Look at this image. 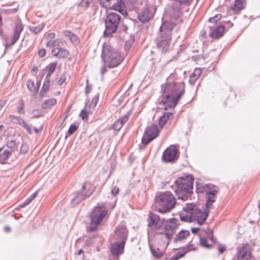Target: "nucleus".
Here are the masks:
<instances>
[{
    "label": "nucleus",
    "instance_id": "2eb2a0df",
    "mask_svg": "<svg viewBox=\"0 0 260 260\" xmlns=\"http://www.w3.org/2000/svg\"><path fill=\"white\" fill-rule=\"evenodd\" d=\"M125 243L124 242L116 241L111 244L110 250L114 256V260H118L119 256L123 253Z\"/></svg>",
    "mask_w": 260,
    "mask_h": 260
},
{
    "label": "nucleus",
    "instance_id": "72a5a7b5",
    "mask_svg": "<svg viewBox=\"0 0 260 260\" xmlns=\"http://www.w3.org/2000/svg\"><path fill=\"white\" fill-rule=\"evenodd\" d=\"M200 244L202 246L208 249H210L212 247V245L208 244L206 238L204 237H200Z\"/></svg>",
    "mask_w": 260,
    "mask_h": 260
},
{
    "label": "nucleus",
    "instance_id": "423d86ee",
    "mask_svg": "<svg viewBox=\"0 0 260 260\" xmlns=\"http://www.w3.org/2000/svg\"><path fill=\"white\" fill-rule=\"evenodd\" d=\"M107 214L105 205L96 206L90 213L89 217L90 224L88 230L94 232L97 229L98 225L101 222Z\"/></svg>",
    "mask_w": 260,
    "mask_h": 260
},
{
    "label": "nucleus",
    "instance_id": "2f4dec72",
    "mask_svg": "<svg viewBox=\"0 0 260 260\" xmlns=\"http://www.w3.org/2000/svg\"><path fill=\"white\" fill-rule=\"evenodd\" d=\"M9 118L13 123L19 124L20 126L21 125V124H23V122L24 121L20 117L12 115H10Z\"/></svg>",
    "mask_w": 260,
    "mask_h": 260
},
{
    "label": "nucleus",
    "instance_id": "69168bd1",
    "mask_svg": "<svg viewBox=\"0 0 260 260\" xmlns=\"http://www.w3.org/2000/svg\"><path fill=\"white\" fill-rule=\"evenodd\" d=\"M191 232H192V233L196 234L200 230V228H192L191 229Z\"/></svg>",
    "mask_w": 260,
    "mask_h": 260
},
{
    "label": "nucleus",
    "instance_id": "bf43d9fd",
    "mask_svg": "<svg viewBox=\"0 0 260 260\" xmlns=\"http://www.w3.org/2000/svg\"><path fill=\"white\" fill-rule=\"evenodd\" d=\"M23 107H24V105H23V103L22 102V103L20 104V105L17 108L18 112L19 113H24Z\"/></svg>",
    "mask_w": 260,
    "mask_h": 260
},
{
    "label": "nucleus",
    "instance_id": "13d9d810",
    "mask_svg": "<svg viewBox=\"0 0 260 260\" xmlns=\"http://www.w3.org/2000/svg\"><path fill=\"white\" fill-rule=\"evenodd\" d=\"M66 80V78L64 76H62L60 77L58 81V83L59 85H61Z\"/></svg>",
    "mask_w": 260,
    "mask_h": 260
},
{
    "label": "nucleus",
    "instance_id": "a18cd8bd",
    "mask_svg": "<svg viewBox=\"0 0 260 260\" xmlns=\"http://www.w3.org/2000/svg\"><path fill=\"white\" fill-rule=\"evenodd\" d=\"M181 15V11L179 9H177L172 14V17L173 18L177 19Z\"/></svg>",
    "mask_w": 260,
    "mask_h": 260
},
{
    "label": "nucleus",
    "instance_id": "5fc2aeb1",
    "mask_svg": "<svg viewBox=\"0 0 260 260\" xmlns=\"http://www.w3.org/2000/svg\"><path fill=\"white\" fill-rule=\"evenodd\" d=\"M218 249L220 254L223 253L226 250L225 247L221 244L219 245Z\"/></svg>",
    "mask_w": 260,
    "mask_h": 260
},
{
    "label": "nucleus",
    "instance_id": "ddd939ff",
    "mask_svg": "<svg viewBox=\"0 0 260 260\" xmlns=\"http://www.w3.org/2000/svg\"><path fill=\"white\" fill-rule=\"evenodd\" d=\"M175 24L170 21L163 22L159 28V37L172 39V31Z\"/></svg>",
    "mask_w": 260,
    "mask_h": 260
},
{
    "label": "nucleus",
    "instance_id": "0e129e2a",
    "mask_svg": "<svg viewBox=\"0 0 260 260\" xmlns=\"http://www.w3.org/2000/svg\"><path fill=\"white\" fill-rule=\"evenodd\" d=\"M55 36V35L54 32L49 33L48 35V39H50V40H52V39L54 38Z\"/></svg>",
    "mask_w": 260,
    "mask_h": 260
},
{
    "label": "nucleus",
    "instance_id": "f3484780",
    "mask_svg": "<svg viewBox=\"0 0 260 260\" xmlns=\"http://www.w3.org/2000/svg\"><path fill=\"white\" fill-rule=\"evenodd\" d=\"M160 217L153 213H150L148 218V226L151 230L158 232L160 229L159 225Z\"/></svg>",
    "mask_w": 260,
    "mask_h": 260
},
{
    "label": "nucleus",
    "instance_id": "4d7b16f0",
    "mask_svg": "<svg viewBox=\"0 0 260 260\" xmlns=\"http://www.w3.org/2000/svg\"><path fill=\"white\" fill-rule=\"evenodd\" d=\"M198 79V77H196V76H194L192 74H191L190 75V79H189V82L192 84H193L194 83V82H196V81Z\"/></svg>",
    "mask_w": 260,
    "mask_h": 260
},
{
    "label": "nucleus",
    "instance_id": "f704fd0d",
    "mask_svg": "<svg viewBox=\"0 0 260 260\" xmlns=\"http://www.w3.org/2000/svg\"><path fill=\"white\" fill-rule=\"evenodd\" d=\"M56 66H57L56 62H54L50 63L47 67V68L48 69L47 74H48L49 75H51L52 74V73H54V72L55 71V69L56 68Z\"/></svg>",
    "mask_w": 260,
    "mask_h": 260
},
{
    "label": "nucleus",
    "instance_id": "0eeeda50",
    "mask_svg": "<svg viewBox=\"0 0 260 260\" xmlns=\"http://www.w3.org/2000/svg\"><path fill=\"white\" fill-rule=\"evenodd\" d=\"M120 20V15L114 12L107 14L105 19L106 29L105 36H110L116 32Z\"/></svg>",
    "mask_w": 260,
    "mask_h": 260
},
{
    "label": "nucleus",
    "instance_id": "393cba45",
    "mask_svg": "<svg viewBox=\"0 0 260 260\" xmlns=\"http://www.w3.org/2000/svg\"><path fill=\"white\" fill-rule=\"evenodd\" d=\"M217 191L216 190H213L211 191H208L206 192L207 194V203H206V208L207 209L210 208L211 207V205L213 203L215 202V196L217 193Z\"/></svg>",
    "mask_w": 260,
    "mask_h": 260
},
{
    "label": "nucleus",
    "instance_id": "37998d69",
    "mask_svg": "<svg viewBox=\"0 0 260 260\" xmlns=\"http://www.w3.org/2000/svg\"><path fill=\"white\" fill-rule=\"evenodd\" d=\"M184 249L185 250V253H187V252L191 250H196L197 248L194 247L193 245L189 244V245H187L186 247L184 248Z\"/></svg>",
    "mask_w": 260,
    "mask_h": 260
},
{
    "label": "nucleus",
    "instance_id": "412c9836",
    "mask_svg": "<svg viewBox=\"0 0 260 260\" xmlns=\"http://www.w3.org/2000/svg\"><path fill=\"white\" fill-rule=\"evenodd\" d=\"M211 29V26H209ZM224 26L223 25H220L216 27L214 30H210L209 32L210 36L212 38H218L221 37L224 32Z\"/></svg>",
    "mask_w": 260,
    "mask_h": 260
},
{
    "label": "nucleus",
    "instance_id": "473e14b6",
    "mask_svg": "<svg viewBox=\"0 0 260 260\" xmlns=\"http://www.w3.org/2000/svg\"><path fill=\"white\" fill-rule=\"evenodd\" d=\"M94 1V0H81L78 6L83 9H86Z\"/></svg>",
    "mask_w": 260,
    "mask_h": 260
},
{
    "label": "nucleus",
    "instance_id": "f03ea898",
    "mask_svg": "<svg viewBox=\"0 0 260 260\" xmlns=\"http://www.w3.org/2000/svg\"><path fill=\"white\" fill-rule=\"evenodd\" d=\"M184 212L180 214L181 221L186 222L196 221L199 225L203 224L208 215V212L198 208L196 205L192 203L186 204L183 207Z\"/></svg>",
    "mask_w": 260,
    "mask_h": 260
},
{
    "label": "nucleus",
    "instance_id": "e2e57ef3",
    "mask_svg": "<svg viewBox=\"0 0 260 260\" xmlns=\"http://www.w3.org/2000/svg\"><path fill=\"white\" fill-rule=\"evenodd\" d=\"M51 75H49L48 74H47V76L45 79L44 83H46L47 84H50V79Z\"/></svg>",
    "mask_w": 260,
    "mask_h": 260
},
{
    "label": "nucleus",
    "instance_id": "de8ad7c7",
    "mask_svg": "<svg viewBox=\"0 0 260 260\" xmlns=\"http://www.w3.org/2000/svg\"><path fill=\"white\" fill-rule=\"evenodd\" d=\"M201 73L202 72L201 69L197 68L194 70V72L192 73V74L194 76H196L199 78L201 75Z\"/></svg>",
    "mask_w": 260,
    "mask_h": 260
},
{
    "label": "nucleus",
    "instance_id": "a211bd4d",
    "mask_svg": "<svg viewBox=\"0 0 260 260\" xmlns=\"http://www.w3.org/2000/svg\"><path fill=\"white\" fill-rule=\"evenodd\" d=\"M156 40L157 47L161 51L165 52L168 50L171 39L167 38H163L158 36Z\"/></svg>",
    "mask_w": 260,
    "mask_h": 260
},
{
    "label": "nucleus",
    "instance_id": "603ef678",
    "mask_svg": "<svg viewBox=\"0 0 260 260\" xmlns=\"http://www.w3.org/2000/svg\"><path fill=\"white\" fill-rule=\"evenodd\" d=\"M174 1L179 3L180 5L188 4L192 0H174Z\"/></svg>",
    "mask_w": 260,
    "mask_h": 260
},
{
    "label": "nucleus",
    "instance_id": "e433bc0d",
    "mask_svg": "<svg viewBox=\"0 0 260 260\" xmlns=\"http://www.w3.org/2000/svg\"><path fill=\"white\" fill-rule=\"evenodd\" d=\"M37 193L35 192L32 193L29 198H28L23 203L22 205H21V207H24L25 206H27L28 205L32 200L36 197Z\"/></svg>",
    "mask_w": 260,
    "mask_h": 260
},
{
    "label": "nucleus",
    "instance_id": "c85d7f7f",
    "mask_svg": "<svg viewBox=\"0 0 260 260\" xmlns=\"http://www.w3.org/2000/svg\"><path fill=\"white\" fill-rule=\"evenodd\" d=\"M11 154L12 150H5L3 153L0 154V162L2 164L5 163Z\"/></svg>",
    "mask_w": 260,
    "mask_h": 260
},
{
    "label": "nucleus",
    "instance_id": "6e6d98bb",
    "mask_svg": "<svg viewBox=\"0 0 260 260\" xmlns=\"http://www.w3.org/2000/svg\"><path fill=\"white\" fill-rule=\"evenodd\" d=\"M15 145V143L13 141H12L10 142H8L7 146H8V147L10 148L9 150L12 151V149L14 147Z\"/></svg>",
    "mask_w": 260,
    "mask_h": 260
},
{
    "label": "nucleus",
    "instance_id": "9d476101",
    "mask_svg": "<svg viewBox=\"0 0 260 260\" xmlns=\"http://www.w3.org/2000/svg\"><path fill=\"white\" fill-rule=\"evenodd\" d=\"M237 260H250L251 254L248 244L243 243L237 248Z\"/></svg>",
    "mask_w": 260,
    "mask_h": 260
},
{
    "label": "nucleus",
    "instance_id": "4c0bfd02",
    "mask_svg": "<svg viewBox=\"0 0 260 260\" xmlns=\"http://www.w3.org/2000/svg\"><path fill=\"white\" fill-rule=\"evenodd\" d=\"M221 18V14H217L214 17H211L209 19V22L211 23L216 22Z\"/></svg>",
    "mask_w": 260,
    "mask_h": 260
},
{
    "label": "nucleus",
    "instance_id": "a19ab883",
    "mask_svg": "<svg viewBox=\"0 0 260 260\" xmlns=\"http://www.w3.org/2000/svg\"><path fill=\"white\" fill-rule=\"evenodd\" d=\"M150 249L151 250L152 253L153 255V256L156 258H159L160 257L162 254L161 252L159 251H156L155 250H154L151 246H150Z\"/></svg>",
    "mask_w": 260,
    "mask_h": 260
},
{
    "label": "nucleus",
    "instance_id": "cd10ccee",
    "mask_svg": "<svg viewBox=\"0 0 260 260\" xmlns=\"http://www.w3.org/2000/svg\"><path fill=\"white\" fill-rule=\"evenodd\" d=\"M245 3V0H235V4L232 7V9L235 11L241 10L244 8Z\"/></svg>",
    "mask_w": 260,
    "mask_h": 260
},
{
    "label": "nucleus",
    "instance_id": "f8f14e48",
    "mask_svg": "<svg viewBox=\"0 0 260 260\" xmlns=\"http://www.w3.org/2000/svg\"><path fill=\"white\" fill-rule=\"evenodd\" d=\"M178 150L174 145L167 148L163 153L162 159L166 162H173L178 158Z\"/></svg>",
    "mask_w": 260,
    "mask_h": 260
},
{
    "label": "nucleus",
    "instance_id": "f257e3e1",
    "mask_svg": "<svg viewBox=\"0 0 260 260\" xmlns=\"http://www.w3.org/2000/svg\"><path fill=\"white\" fill-rule=\"evenodd\" d=\"M185 84L183 82L169 83L161 85L162 100L165 110L174 108L180 98L184 94Z\"/></svg>",
    "mask_w": 260,
    "mask_h": 260
},
{
    "label": "nucleus",
    "instance_id": "774afa93",
    "mask_svg": "<svg viewBox=\"0 0 260 260\" xmlns=\"http://www.w3.org/2000/svg\"><path fill=\"white\" fill-rule=\"evenodd\" d=\"M91 91V87H89V86L87 85L85 89V92L86 94H87L88 93H89Z\"/></svg>",
    "mask_w": 260,
    "mask_h": 260
},
{
    "label": "nucleus",
    "instance_id": "aec40b11",
    "mask_svg": "<svg viewBox=\"0 0 260 260\" xmlns=\"http://www.w3.org/2000/svg\"><path fill=\"white\" fill-rule=\"evenodd\" d=\"M129 114L128 112L124 114L121 118L118 119L113 124V128L117 131H119L123 124L128 120Z\"/></svg>",
    "mask_w": 260,
    "mask_h": 260
},
{
    "label": "nucleus",
    "instance_id": "20e7f679",
    "mask_svg": "<svg viewBox=\"0 0 260 260\" xmlns=\"http://www.w3.org/2000/svg\"><path fill=\"white\" fill-rule=\"evenodd\" d=\"M101 56L103 61L110 68L118 66L123 60V57L120 53L109 43H105L103 45Z\"/></svg>",
    "mask_w": 260,
    "mask_h": 260
},
{
    "label": "nucleus",
    "instance_id": "7c9ffc66",
    "mask_svg": "<svg viewBox=\"0 0 260 260\" xmlns=\"http://www.w3.org/2000/svg\"><path fill=\"white\" fill-rule=\"evenodd\" d=\"M40 83L38 82L36 86H35V84L33 81L29 80L27 82V87L30 91H37L40 87Z\"/></svg>",
    "mask_w": 260,
    "mask_h": 260
},
{
    "label": "nucleus",
    "instance_id": "c03bdc74",
    "mask_svg": "<svg viewBox=\"0 0 260 260\" xmlns=\"http://www.w3.org/2000/svg\"><path fill=\"white\" fill-rule=\"evenodd\" d=\"M21 126L24 127L29 134H32V131L30 126L27 124H26L24 121L23 122V124H21Z\"/></svg>",
    "mask_w": 260,
    "mask_h": 260
},
{
    "label": "nucleus",
    "instance_id": "6e6552de",
    "mask_svg": "<svg viewBox=\"0 0 260 260\" xmlns=\"http://www.w3.org/2000/svg\"><path fill=\"white\" fill-rule=\"evenodd\" d=\"M163 225L162 232H156L157 233L164 234L169 240L172 239V237L176 232L178 225V220L175 218H171L169 220H162Z\"/></svg>",
    "mask_w": 260,
    "mask_h": 260
},
{
    "label": "nucleus",
    "instance_id": "680f3d73",
    "mask_svg": "<svg viewBox=\"0 0 260 260\" xmlns=\"http://www.w3.org/2000/svg\"><path fill=\"white\" fill-rule=\"evenodd\" d=\"M176 78V73H173L170 74V76L168 77V80H171Z\"/></svg>",
    "mask_w": 260,
    "mask_h": 260
},
{
    "label": "nucleus",
    "instance_id": "79ce46f5",
    "mask_svg": "<svg viewBox=\"0 0 260 260\" xmlns=\"http://www.w3.org/2000/svg\"><path fill=\"white\" fill-rule=\"evenodd\" d=\"M77 128L78 127L76 125L74 124L71 125L68 129V134L70 135H72L77 131Z\"/></svg>",
    "mask_w": 260,
    "mask_h": 260
},
{
    "label": "nucleus",
    "instance_id": "6ab92c4d",
    "mask_svg": "<svg viewBox=\"0 0 260 260\" xmlns=\"http://www.w3.org/2000/svg\"><path fill=\"white\" fill-rule=\"evenodd\" d=\"M52 54L59 58H66L69 55V51L64 48H62L59 45L55 47L52 50Z\"/></svg>",
    "mask_w": 260,
    "mask_h": 260
},
{
    "label": "nucleus",
    "instance_id": "b1692460",
    "mask_svg": "<svg viewBox=\"0 0 260 260\" xmlns=\"http://www.w3.org/2000/svg\"><path fill=\"white\" fill-rule=\"evenodd\" d=\"M23 30V27L21 24L20 23H17L15 27V30L14 32V34L13 36V38L11 40V45H14L16 41L18 40L20 34L22 32Z\"/></svg>",
    "mask_w": 260,
    "mask_h": 260
},
{
    "label": "nucleus",
    "instance_id": "052dcab7",
    "mask_svg": "<svg viewBox=\"0 0 260 260\" xmlns=\"http://www.w3.org/2000/svg\"><path fill=\"white\" fill-rule=\"evenodd\" d=\"M38 54L40 57H42L45 56L46 54V50L44 49H41L39 50Z\"/></svg>",
    "mask_w": 260,
    "mask_h": 260
},
{
    "label": "nucleus",
    "instance_id": "a878e982",
    "mask_svg": "<svg viewBox=\"0 0 260 260\" xmlns=\"http://www.w3.org/2000/svg\"><path fill=\"white\" fill-rule=\"evenodd\" d=\"M173 118V114L171 112L165 113L162 115L160 118L159 121V125L162 127H163L167 122V121L172 119Z\"/></svg>",
    "mask_w": 260,
    "mask_h": 260
},
{
    "label": "nucleus",
    "instance_id": "8fccbe9b",
    "mask_svg": "<svg viewBox=\"0 0 260 260\" xmlns=\"http://www.w3.org/2000/svg\"><path fill=\"white\" fill-rule=\"evenodd\" d=\"M119 191V188L117 186L113 187L111 189V193L114 196H116L117 194H118Z\"/></svg>",
    "mask_w": 260,
    "mask_h": 260
},
{
    "label": "nucleus",
    "instance_id": "3c124183",
    "mask_svg": "<svg viewBox=\"0 0 260 260\" xmlns=\"http://www.w3.org/2000/svg\"><path fill=\"white\" fill-rule=\"evenodd\" d=\"M185 253H185V251L182 253L181 252H178L174 257H172V258L174 260H177V259L183 257L185 255Z\"/></svg>",
    "mask_w": 260,
    "mask_h": 260
},
{
    "label": "nucleus",
    "instance_id": "39448f33",
    "mask_svg": "<svg viewBox=\"0 0 260 260\" xmlns=\"http://www.w3.org/2000/svg\"><path fill=\"white\" fill-rule=\"evenodd\" d=\"M193 179L190 175L179 177L175 182L174 191L179 199L184 200L192 193Z\"/></svg>",
    "mask_w": 260,
    "mask_h": 260
},
{
    "label": "nucleus",
    "instance_id": "09e8293b",
    "mask_svg": "<svg viewBox=\"0 0 260 260\" xmlns=\"http://www.w3.org/2000/svg\"><path fill=\"white\" fill-rule=\"evenodd\" d=\"M32 118H38L41 115V112L39 110H35L32 112Z\"/></svg>",
    "mask_w": 260,
    "mask_h": 260
},
{
    "label": "nucleus",
    "instance_id": "58836bf2",
    "mask_svg": "<svg viewBox=\"0 0 260 260\" xmlns=\"http://www.w3.org/2000/svg\"><path fill=\"white\" fill-rule=\"evenodd\" d=\"M88 114L89 112L86 110L83 109L80 112V116L83 120H85L87 118Z\"/></svg>",
    "mask_w": 260,
    "mask_h": 260
},
{
    "label": "nucleus",
    "instance_id": "9b49d317",
    "mask_svg": "<svg viewBox=\"0 0 260 260\" xmlns=\"http://www.w3.org/2000/svg\"><path fill=\"white\" fill-rule=\"evenodd\" d=\"M158 134V131L156 125H151L147 127L145 134L142 139L143 144L147 145L151 141L157 137Z\"/></svg>",
    "mask_w": 260,
    "mask_h": 260
},
{
    "label": "nucleus",
    "instance_id": "5701e85b",
    "mask_svg": "<svg viewBox=\"0 0 260 260\" xmlns=\"http://www.w3.org/2000/svg\"><path fill=\"white\" fill-rule=\"evenodd\" d=\"M189 235L190 232L189 231L182 230L176 235L174 239V242L175 243L182 242L184 241Z\"/></svg>",
    "mask_w": 260,
    "mask_h": 260
},
{
    "label": "nucleus",
    "instance_id": "1a4fd4ad",
    "mask_svg": "<svg viewBox=\"0 0 260 260\" xmlns=\"http://www.w3.org/2000/svg\"><path fill=\"white\" fill-rule=\"evenodd\" d=\"M93 190V187L90 183L85 182L83 184L81 191L78 192L72 200V203L76 204L85 200L92 194Z\"/></svg>",
    "mask_w": 260,
    "mask_h": 260
},
{
    "label": "nucleus",
    "instance_id": "bb28decb",
    "mask_svg": "<svg viewBox=\"0 0 260 260\" xmlns=\"http://www.w3.org/2000/svg\"><path fill=\"white\" fill-rule=\"evenodd\" d=\"M63 35L74 44H77L79 42V39L78 37L69 30H64L63 32Z\"/></svg>",
    "mask_w": 260,
    "mask_h": 260
},
{
    "label": "nucleus",
    "instance_id": "c756f323",
    "mask_svg": "<svg viewBox=\"0 0 260 260\" xmlns=\"http://www.w3.org/2000/svg\"><path fill=\"white\" fill-rule=\"evenodd\" d=\"M56 101L54 98L47 100L43 104L42 108L44 109H50L52 106L56 104Z\"/></svg>",
    "mask_w": 260,
    "mask_h": 260
},
{
    "label": "nucleus",
    "instance_id": "dca6fc26",
    "mask_svg": "<svg viewBox=\"0 0 260 260\" xmlns=\"http://www.w3.org/2000/svg\"><path fill=\"white\" fill-rule=\"evenodd\" d=\"M101 5L106 9L120 11L122 4L121 0H100Z\"/></svg>",
    "mask_w": 260,
    "mask_h": 260
},
{
    "label": "nucleus",
    "instance_id": "4468645a",
    "mask_svg": "<svg viewBox=\"0 0 260 260\" xmlns=\"http://www.w3.org/2000/svg\"><path fill=\"white\" fill-rule=\"evenodd\" d=\"M128 232L126 226L124 225L118 226L114 231L112 237L116 241L124 242L125 243L127 238Z\"/></svg>",
    "mask_w": 260,
    "mask_h": 260
},
{
    "label": "nucleus",
    "instance_id": "7ed1b4c3",
    "mask_svg": "<svg viewBox=\"0 0 260 260\" xmlns=\"http://www.w3.org/2000/svg\"><path fill=\"white\" fill-rule=\"evenodd\" d=\"M176 200L170 191L157 193L155 198L154 207L161 213L170 212L175 206Z\"/></svg>",
    "mask_w": 260,
    "mask_h": 260
},
{
    "label": "nucleus",
    "instance_id": "338daca9",
    "mask_svg": "<svg viewBox=\"0 0 260 260\" xmlns=\"http://www.w3.org/2000/svg\"><path fill=\"white\" fill-rule=\"evenodd\" d=\"M106 72V69L105 66H103L101 69V73L102 75L104 74V73Z\"/></svg>",
    "mask_w": 260,
    "mask_h": 260
},
{
    "label": "nucleus",
    "instance_id": "4be33fe9",
    "mask_svg": "<svg viewBox=\"0 0 260 260\" xmlns=\"http://www.w3.org/2000/svg\"><path fill=\"white\" fill-rule=\"evenodd\" d=\"M152 17V13L148 9L143 10L138 15L139 20L143 23L147 22Z\"/></svg>",
    "mask_w": 260,
    "mask_h": 260
},
{
    "label": "nucleus",
    "instance_id": "ea45409f",
    "mask_svg": "<svg viewBox=\"0 0 260 260\" xmlns=\"http://www.w3.org/2000/svg\"><path fill=\"white\" fill-rule=\"evenodd\" d=\"M57 41L49 40L46 44L47 47H53V49L56 47L58 45L57 44Z\"/></svg>",
    "mask_w": 260,
    "mask_h": 260
},
{
    "label": "nucleus",
    "instance_id": "864d4df0",
    "mask_svg": "<svg viewBox=\"0 0 260 260\" xmlns=\"http://www.w3.org/2000/svg\"><path fill=\"white\" fill-rule=\"evenodd\" d=\"M49 87V84H47V83L44 82L41 93H42L43 91L44 92H46L48 90Z\"/></svg>",
    "mask_w": 260,
    "mask_h": 260
},
{
    "label": "nucleus",
    "instance_id": "c9c22d12",
    "mask_svg": "<svg viewBox=\"0 0 260 260\" xmlns=\"http://www.w3.org/2000/svg\"><path fill=\"white\" fill-rule=\"evenodd\" d=\"M44 25L40 24L38 25L37 26H31L29 27L31 31H34L35 34L39 33L43 28Z\"/></svg>",
    "mask_w": 260,
    "mask_h": 260
},
{
    "label": "nucleus",
    "instance_id": "49530a36",
    "mask_svg": "<svg viewBox=\"0 0 260 260\" xmlns=\"http://www.w3.org/2000/svg\"><path fill=\"white\" fill-rule=\"evenodd\" d=\"M99 95H95L92 99L90 105H91V106H92L93 108H94L96 106L97 103L99 101Z\"/></svg>",
    "mask_w": 260,
    "mask_h": 260
}]
</instances>
